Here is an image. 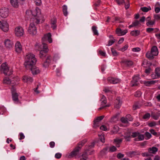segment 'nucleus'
I'll return each instance as SVG.
<instances>
[{
    "label": "nucleus",
    "mask_w": 160,
    "mask_h": 160,
    "mask_svg": "<svg viewBox=\"0 0 160 160\" xmlns=\"http://www.w3.org/2000/svg\"><path fill=\"white\" fill-rule=\"evenodd\" d=\"M47 40L49 43L52 42L51 35L50 33L45 35L42 38V44L37 43L35 45L36 48L40 51L39 55L41 58H45L48 51L47 45L45 43Z\"/></svg>",
    "instance_id": "f257e3e1"
},
{
    "label": "nucleus",
    "mask_w": 160,
    "mask_h": 160,
    "mask_svg": "<svg viewBox=\"0 0 160 160\" xmlns=\"http://www.w3.org/2000/svg\"><path fill=\"white\" fill-rule=\"evenodd\" d=\"M37 62L35 56L32 53L27 54L25 58V61L24 65L26 69L31 68V66L35 65Z\"/></svg>",
    "instance_id": "f03ea898"
},
{
    "label": "nucleus",
    "mask_w": 160,
    "mask_h": 160,
    "mask_svg": "<svg viewBox=\"0 0 160 160\" xmlns=\"http://www.w3.org/2000/svg\"><path fill=\"white\" fill-rule=\"evenodd\" d=\"M85 142L86 141L84 140L79 142L78 143L77 146L71 152L68 154V157L69 158L73 157H75V158H78L80 151Z\"/></svg>",
    "instance_id": "7ed1b4c3"
},
{
    "label": "nucleus",
    "mask_w": 160,
    "mask_h": 160,
    "mask_svg": "<svg viewBox=\"0 0 160 160\" xmlns=\"http://www.w3.org/2000/svg\"><path fill=\"white\" fill-rule=\"evenodd\" d=\"M29 33L32 36L35 35L37 33V29L35 25L33 23H30L28 29Z\"/></svg>",
    "instance_id": "20e7f679"
},
{
    "label": "nucleus",
    "mask_w": 160,
    "mask_h": 160,
    "mask_svg": "<svg viewBox=\"0 0 160 160\" xmlns=\"http://www.w3.org/2000/svg\"><path fill=\"white\" fill-rule=\"evenodd\" d=\"M9 10L6 8H2L0 9V16L2 18H5L8 15Z\"/></svg>",
    "instance_id": "39448f33"
},
{
    "label": "nucleus",
    "mask_w": 160,
    "mask_h": 160,
    "mask_svg": "<svg viewBox=\"0 0 160 160\" xmlns=\"http://www.w3.org/2000/svg\"><path fill=\"white\" fill-rule=\"evenodd\" d=\"M151 77L153 79L160 78V67H157L155 69L154 73L151 74Z\"/></svg>",
    "instance_id": "423d86ee"
},
{
    "label": "nucleus",
    "mask_w": 160,
    "mask_h": 160,
    "mask_svg": "<svg viewBox=\"0 0 160 160\" xmlns=\"http://www.w3.org/2000/svg\"><path fill=\"white\" fill-rule=\"evenodd\" d=\"M15 33L17 37L22 36L24 34V30L23 28L21 27H17L15 29Z\"/></svg>",
    "instance_id": "0eeeda50"
},
{
    "label": "nucleus",
    "mask_w": 160,
    "mask_h": 160,
    "mask_svg": "<svg viewBox=\"0 0 160 160\" xmlns=\"http://www.w3.org/2000/svg\"><path fill=\"white\" fill-rule=\"evenodd\" d=\"M139 79V76L136 75L134 76L132 78V80L131 82V85L132 87H134L138 86L139 84L138 81Z\"/></svg>",
    "instance_id": "6e6552de"
},
{
    "label": "nucleus",
    "mask_w": 160,
    "mask_h": 160,
    "mask_svg": "<svg viewBox=\"0 0 160 160\" xmlns=\"http://www.w3.org/2000/svg\"><path fill=\"white\" fill-rule=\"evenodd\" d=\"M39 12L40 9L38 8H36L35 10H33L32 11L27 10L26 12V17H27V18H28V16H29V15L31 14L32 16H35L37 15L38 13H37L36 14H33V12H37V13H39Z\"/></svg>",
    "instance_id": "1a4fd4ad"
},
{
    "label": "nucleus",
    "mask_w": 160,
    "mask_h": 160,
    "mask_svg": "<svg viewBox=\"0 0 160 160\" xmlns=\"http://www.w3.org/2000/svg\"><path fill=\"white\" fill-rule=\"evenodd\" d=\"M31 68H28V69H26L28 70H30L31 72L32 73L33 75L37 74L40 72V70L38 68L36 67L35 65H32L31 66Z\"/></svg>",
    "instance_id": "9d476101"
},
{
    "label": "nucleus",
    "mask_w": 160,
    "mask_h": 160,
    "mask_svg": "<svg viewBox=\"0 0 160 160\" xmlns=\"http://www.w3.org/2000/svg\"><path fill=\"white\" fill-rule=\"evenodd\" d=\"M0 28L4 32H7L9 30V25L6 21H2Z\"/></svg>",
    "instance_id": "9b49d317"
},
{
    "label": "nucleus",
    "mask_w": 160,
    "mask_h": 160,
    "mask_svg": "<svg viewBox=\"0 0 160 160\" xmlns=\"http://www.w3.org/2000/svg\"><path fill=\"white\" fill-rule=\"evenodd\" d=\"M89 150L87 148L85 152L81 156H79L78 158H80L81 160H86L88 158V151Z\"/></svg>",
    "instance_id": "f8f14e48"
},
{
    "label": "nucleus",
    "mask_w": 160,
    "mask_h": 160,
    "mask_svg": "<svg viewBox=\"0 0 160 160\" xmlns=\"http://www.w3.org/2000/svg\"><path fill=\"white\" fill-rule=\"evenodd\" d=\"M1 70L3 73L6 75H8L7 73L9 71V68L6 63H3L1 65Z\"/></svg>",
    "instance_id": "ddd939ff"
},
{
    "label": "nucleus",
    "mask_w": 160,
    "mask_h": 160,
    "mask_svg": "<svg viewBox=\"0 0 160 160\" xmlns=\"http://www.w3.org/2000/svg\"><path fill=\"white\" fill-rule=\"evenodd\" d=\"M107 80L109 82L114 84L118 83L120 82V80L119 79L112 77H108Z\"/></svg>",
    "instance_id": "4468645a"
},
{
    "label": "nucleus",
    "mask_w": 160,
    "mask_h": 160,
    "mask_svg": "<svg viewBox=\"0 0 160 160\" xmlns=\"http://www.w3.org/2000/svg\"><path fill=\"white\" fill-rule=\"evenodd\" d=\"M104 117V116L98 117L94 120L93 127L95 128H96L98 126L99 122L102 120Z\"/></svg>",
    "instance_id": "2eb2a0df"
},
{
    "label": "nucleus",
    "mask_w": 160,
    "mask_h": 160,
    "mask_svg": "<svg viewBox=\"0 0 160 160\" xmlns=\"http://www.w3.org/2000/svg\"><path fill=\"white\" fill-rule=\"evenodd\" d=\"M4 44L6 47L9 48H12L13 45V42L9 39H7L5 40Z\"/></svg>",
    "instance_id": "dca6fc26"
},
{
    "label": "nucleus",
    "mask_w": 160,
    "mask_h": 160,
    "mask_svg": "<svg viewBox=\"0 0 160 160\" xmlns=\"http://www.w3.org/2000/svg\"><path fill=\"white\" fill-rule=\"evenodd\" d=\"M22 80L23 82L28 83L32 82L33 80L32 77L27 75L23 76Z\"/></svg>",
    "instance_id": "f3484780"
},
{
    "label": "nucleus",
    "mask_w": 160,
    "mask_h": 160,
    "mask_svg": "<svg viewBox=\"0 0 160 160\" xmlns=\"http://www.w3.org/2000/svg\"><path fill=\"white\" fill-rule=\"evenodd\" d=\"M51 58L50 56H48L43 61L42 64L43 67L45 68H47L48 67L49 64L51 62Z\"/></svg>",
    "instance_id": "a211bd4d"
},
{
    "label": "nucleus",
    "mask_w": 160,
    "mask_h": 160,
    "mask_svg": "<svg viewBox=\"0 0 160 160\" xmlns=\"http://www.w3.org/2000/svg\"><path fill=\"white\" fill-rule=\"evenodd\" d=\"M15 51L18 53H19L22 51V47L20 43L19 42H17L15 45Z\"/></svg>",
    "instance_id": "6ab92c4d"
},
{
    "label": "nucleus",
    "mask_w": 160,
    "mask_h": 160,
    "mask_svg": "<svg viewBox=\"0 0 160 160\" xmlns=\"http://www.w3.org/2000/svg\"><path fill=\"white\" fill-rule=\"evenodd\" d=\"M127 30L122 31L120 28H117L116 31V33L118 36H121L127 33Z\"/></svg>",
    "instance_id": "aec40b11"
},
{
    "label": "nucleus",
    "mask_w": 160,
    "mask_h": 160,
    "mask_svg": "<svg viewBox=\"0 0 160 160\" xmlns=\"http://www.w3.org/2000/svg\"><path fill=\"white\" fill-rule=\"evenodd\" d=\"M33 18H32L30 20V23H33L34 24L35 23L38 24L39 23L40 20L38 18L39 16L33 17Z\"/></svg>",
    "instance_id": "412c9836"
},
{
    "label": "nucleus",
    "mask_w": 160,
    "mask_h": 160,
    "mask_svg": "<svg viewBox=\"0 0 160 160\" xmlns=\"http://www.w3.org/2000/svg\"><path fill=\"white\" fill-rule=\"evenodd\" d=\"M127 154L129 157L132 158L136 155H139L140 153L137 151H133L128 152Z\"/></svg>",
    "instance_id": "4be33fe9"
},
{
    "label": "nucleus",
    "mask_w": 160,
    "mask_h": 160,
    "mask_svg": "<svg viewBox=\"0 0 160 160\" xmlns=\"http://www.w3.org/2000/svg\"><path fill=\"white\" fill-rule=\"evenodd\" d=\"M19 79L17 78H14L13 80L11 81L10 84L11 86H15L18 84Z\"/></svg>",
    "instance_id": "5701e85b"
},
{
    "label": "nucleus",
    "mask_w": 160,
    "mask_h": 160,
    "mask_svg": "<svg viewBox=\"0 0 160 160\" xmlns=\"http://www.w3.org/2000/svg\"><path fill=\"white\" fill-rule=\"evenodd\" d=\"M57 22L56 19L53 18L51 20V27L53 29H56L57 28V25L56 24Z\"/></svg>",
    "instance_id": "b1692460"
},
{
    "label": "nucleus",
    "mask_w": 160,
    "mask_h": 160,
    "mask_svg": "<svg viewBox=\"0 0 160 160\" xmlns=\"http://www.w3.org/2000/svg\"><path fill=\"white\" fill-rule=\"evenodd\" d=\"M152 54H153V55H154L155 56H157L158 54V49L156 46H154L152 47L151 48V51Z\"/></svg>",
    "instance_id": "393cba45"
},
{
    "label": "nucleus",
    "mask_w": 160,
    "mask_h": 160,
    "mask_svg": "<svg viewBox=\"0 0 160 160\" xmlns=\"http://www.w3.org/2000/svg\"><path fill=\"white\" fill-rule=\"evenodd\" d=\"M158 148L153 147L148 149V152L150 153L155 154L158 151Z\"/></svg>",
    "instance_id": "a878e982"
},
{
    "label": "nucleus",
    "mask_w": 160,
    "mask_h": 160,
    "mask_svg": "<svg viewBox=\"0 0 160 160\" xmlns=\"http://www.w3.org/2000/svg\"><path fill=\"white\" fill-rule=\"evenodd\" d=\"M122 62L128 67H130L133 65V63L132 61L130 60H124L122 61Z\"/></svg>",
    "instance_id": "bb28decb"
},
{
    "label": "nucleus",
    "mask_w": 160,
    "mask_h": 160,
    "mask_svg": "<svg viewBox=\"0 0 160 160\" xmlns=\"http://www.w3.org/2000/svg\"><path fill=\"white\" fill-rule=\"evenodd\" d=\"M10 2L12 5L15 8H18V6L19 2L18 0H10Z\"/></svg>",
    "instance_id": "cd10ccee"
},
{
    "label": "nucleus",
    "mask_w": 160,
    "mask_h": 160,
    "mask_svg": "<svg viewBox=\"0 0 160 160\" xmlns=\"http://www.w3.org/2000/svg\"><path fill=\"white\" fill-rule=\"evenodd\" d=\"M122 102L119 98H117L115 101L114 107L117 109L119 108L121 105Z\"/></svg>",
    "instance_id": "c85d7f7f"
},
{
    "label": "nucleus",
    "mask_w": 160,
    "mask_h": 160,
    "mask_svg": "<svg viewBox=\"0 0 160 160\" xmlns=\"http://www.w3.org/2000/svg\"><path fill=\"white\" fill-rule=\"evenodd\" d=\"M156 82V81L151 80L150 81H145L144 82V84L147 86H150L151 85L154 84Z\"/></svg>",
    "instance_id": "c756f323"
},
{
    "label": "nucleus",
    "mask_w": 160,
    "mask_h": 160,
    "mask_svg": "<svg viewBox=\"0 0 160 160\" xmlns=\"http://www.w3.org/2000/svg\"><path fill=\"white\" fill-rule=\"evenodd\" d=\"M140 34V32L138 30H135L131 31L130 33L131 35L137 37Z\"/></svg>",
    "instance_id": "7c9ffc66"
},
{
    "label": "nucleus",
    "mask_w": 160,
    "mask_h": 160,
    "mask_svg": "<svg viewBox=\"0 0 160 160\" xmlns=\"http://www.w3.org/2000/svg\"><path fill=\"white\" fill-rule=\"evenodd\" d=\"M146 57L147 58L150 59H151L154 58V55H153V54L152 53V52L148 51L146 54Z\"/></svg>",
    "instance_id": "2f4dec72"
},
{
    "label": "nucleus",
    "mask_w": 160,
    "mask_h": 160,
    "mask_svg": "<svg viewBox=\"0 0 160 160\" xmlns=\"http://www.w3.org/2000/svg\"><path fill=\"white\" fill-rule=\"evenodd\" d=\"M138 138H135L134 139V140L135 141H142L143 140L144 138V136L143 135L139 133L138 135Z\"/></svg>",
    "instance_id": "473e14b6"
},
{
    "label": "nucleus",
    "mask_w": 160,
    "mask_h": 160,
    "mask_svg": "<svg viewBox=\"0 0 160 160\" xmlns=\"http://www.w3.org/2000/svg\"><path fill=\"white\" fill-rule=\"evenodd\" d=\"M67 7V6L64 5L62 7V11L63 14L65 16L68 15Z\"/></svg>",
    "instance_id": "72a5a7b5"
},
{
    "label": "nucleus",
    "mask_w": 160,
    "mask_h": 160,
    "mask_svg": "<svg viewBox=\"0 0 160 160\" xmlns=\"http://www.w3.org/2000/svg\"><path fill=\"white\" fill-rule=\"evenodd\" d=\"M118 115H116L113 116L111 119L110 122H115L118 120Z\"/></svg>",
    "instance_id": "f704fd0d"
},
{
    "label": "nucleus",
    "mask_w": 160,
    "mask_h": 160,
    "mask_svg": "<svg viewBox=\"0 0 160 160\" xmlns=\"http://www.w3.org/2000/svg\"><path fill=\"white\" fill-rule=\"evenodd\" d=\"M13 100L14 102L18 101V95L17 93L12 94Z\"/></svg>",
    "instance_id": "c9c22d12"
},
{
    "label": "nucleus",
    "mask_w": 160,
    "mask_h": 160,
    "mask_svg": "<svg viewBox=\"0 0 160 160\" xmlns=\"http://www.w3.org/2000/svg\"><path fill=\"white\" fill-rule=\"evenodd\" d=\"M11 80L8 77L4 78L3 80V83L6 84H10Z\"/></svg>",
    "instance_id": "e433bc0d"
},
{
    "label": "nucleus",
    "mask_w": 160,
    "mask_h": 160,
    "mask_svg": "<svg viewBox=\"0 0 160 160\" xmlns=\"http://www.w3.org/2000/svg\"><path fill=\"white\" fill-rule=\"evenodd\" d=\"M92 30L94 35H98L99 33L97 29V27L95 26H93L92 27Z\"/></svg>",
    "instance_id": "4c0bfd02"
},
{
    "label": "nucleus",
    "mask_w": 160,
    "mask_h": 160,
    "mask_svg": "<svg viewBox=\"0 0 160 160\" xmlns=\"http://www.w3.org/2000/svg\"><path fill=\"white\" fill-rule=\"evenodd\" d=\"M155 20H153V21H151V20L150 21H148L146 23V25L148 27H150L154 24L155 23Z\"/></svg>",
    "instance_id": "58836bf2"
},
{
    "label": "nucleus",
    "mask_w": 160,
    "mask_h": 160,
    "mask_svg": "<svg viewBox=\"0 0 160 160\" xmlns=\"http://www.w3.org/2000/svg\"><path fill=\"white\" fill-rule=\"evenodd\" d=\"M108 150L107 148H105L102 150L100 152L101 155L103 156L107 154V151Z\"/></svg>",
    "instance_id": "ea45409f"
},
{
    "label": "nucleus",
    "mask_w": 160,
    "mask_h": 160,
    "mask_svg": "<svg viewBox=\"0 0 160 160\" xmlns=\"http://www.w3.org/2000/svg\"><path fill=\"white\" fill-rule=\"evenodd\" d=\"M141 9L144 12H147L149 10H151V8L150 7L147 8L146 7H143L141 8Z\"/></svg>",
    "instance_id": "a19ab883"
},
{
    "label": "nucleus",
    "mask_w": 160,
    "mask_h": 160,
    "mask_svg": "<svg viewBox=\"0 0 160 160\" xmlns=\"http://www.w3.org/2000/svg\"><path fill=\"white\" fill-rule=\"evenodd\" d=\"M151 116L149 113H147L144 115L143 117V118L144 119H148Z\"/></svg>",
    "instance_id": "79ce46f5"
},
{
    "label": "nucleus",
    "mask_w": 160,
    "mask_h": 160,
    "mask_svg": "<svg viewBox=\"0 0 160 160\" xmlns=\"http://www.w3.org/2000/svg\"><path fill=\"white\" fill-rule=\"evenodd\" d=\"M117 150L116 147L114 146H112L109 148V151L110 152H113Z\"/></svg>",
    "instance_id": "37998d69"
},
{
    "label": "nucleus",
    "mask_w": 160,
    "mask_h": 160,
    "mask_svg": "<svg viewBox=\"0 0 160 160\" xmlns=\"http://www.w3.org/2000/svg\"><path fill=\"white\" fill-rule=\"evenodd\" d=\"M111 50L113 55L114 56H118V53L116 51V50L114 49L113 48H111Z\"/></svg>",
    "instance_id": "c03bdc74"
},
{
    "label": "nucleus",
    "mask_w": 160,
    "mask_h": 160,
    "mask_svg": "<svg viewBox=\"0 0 160 160\" xmlns=\"http://www.w3.org/2000/svg\"><path fill=\"white\" fill-rule=\"evenodd\" d=\"M140 106L137 103L135 104L133 107V110H135L140 108Z\"/></svg>",
    "instance_id": "a18cd8bd"
},
{
    "label": "nucleus",
    "mask_w": 160,
    "mask_h": 160,
    "mask_svg": "<svg viewBox=\"0 0 160 160\" xmlns=\"http://www.w3.org/2000/svg\"><path fill=\"white\" fill-rule=\"evenodd\" d=\"M128 48V44H126L124 46H123L122 48H120L119 50L122 51V52H124Z\"/></svg>",
    "instance_id": "49530a36"
},
{
    "label": "nucleus",
    "mask_w": 160,
    "mask_h": 160,
    "mask_svg": "<svg viewBox=\"0 0 160 160\" xmlns=\"http://www.w3.org/2000/svg\"><path fill=\"white\" fill-rule=\"evenodd\" d=\"M122 140L121 139L117 138L115 139L114 142L115 143L120 144L122 142Z\"/></svg>",
    "instance_id": "de8ad7c7"
},
{
    "label": "nucleus",
    "mask_w": 160,
    "mask_h": 160,
    "mask_svg": "<svg viewBox=\"0 0 160 160\" xmlns=\"http://www.w3.org/2000/svg\"><path fill=\"white\" fill-rule=\"evenodd\" d=\"M117 3L120 5H122L124 3V0H115Z\"/></svg>",
    "instance_id": "09e8293b"
},
{
    "label": "nucleus",
    "mask_w": 160,
    "mask_h": 160,
    "mask_svg": "<svg viewBox=\"0 0 160 160\" xmlns=\"http://www.w3.org/2000/svg\"><path fill=\"white\" fill-rule=\"evenodd\" d=\"M126 118L128 120V121H132V118L131 116L130 115H127L126 116Z\"/></svg>",
    "instance_id": "8fccbe9b"
},
{
    "label": "nucleus",
    "mask_w": 160,
    "mask_h": 160,
    "mask_svg": "<svg viewBox=\"0 0 160 160\" xmlns=\"http://www.w3.org/2000/svg\"><path fill=\"white\" fill-rule=\"evenodd\" d=\"M141 92L140 91H137L136 92L134 96L136 97H140L141 96Z\"/></svg>",
    "instance_id": "3c124183"
},
{
    "label": "nucleus",
    "mask_w": 160,
    "mask_h": 160,
    "mask_svg": "<svg viewBox=\"0 0 160 160\" xmlns=\"http://www.w3.org/2000/svg\"><path fill=\"white\" fill-rule=\"evenodd\" d=\"M94 142H93L91 143L90 145H89L88 146H86L85 149H86V148H87L90 150V148L94 147Z\"/></svg>",
    "instance_id": "603ef678"
},
{
    "label": "nucleus",
    "mask_w": 160,
    "mask_h": 160,
    "mask_svg": "<svg viewBox=\"0 0 160 160\" xmlns=\"http://www.w3.org/2000/svg\"><path fill=\"white\" fill-rule=\"evenodd\" d=\"M154 18L155 20H158L160 19V15L159 14H155L154 15Z\"/></svg>",
    "instance_id": "864d4df0"
},
{
    "label": "nucleus",
    "mask_w": 160,
    "mask_h": 160,
    "mask_svg": "<svg viewBox=\"0 0 160 160\" xmlns=\"http://www.w3.org/2000/svg\"><path fill=\"white\" fill-rule=\"evenodd\" d=\"M139 133L136 132H134L132 133L131 136L132 138H135L137 137H138Z\"/></svg>",
    "instance_id": "5fc2aeb1"
},
{
    "label": "nucleus",
    "mask_w": 160,
    "mask_h": 160,
    "mask_svg": "<svg viewBox=\"0 0 160 160\" xmlns=\"http://www.w3.org/2000/svg\"><path fill=\"white\" fill-rule=\"evenodd\" d=\"M62 156V154L60 153H56L55 155V157L56 158L59 159L61 158Z\"/></svg>",
    "instance_id": "6e6d98bb"
},
{
    "label": "nucleus",
    "mask_w": 160,
    "mask_h": 160,
    "mask_svg": "<svg viewBox=\"0 0 160 160\" xmlns=\"http://www.w3.org/2000/svg\"><path fill=\"white\" fill-rule=\"evenodd\" d=\"M19 139L21 140L25 138V136L22 132H20L19 134Z\"/></svg>",
    "instance_id": "4d7b16f0"
},
{
    "label": "nucleus",
    "mask_w": 160,
    "mask_h": 160,
    "mask_svg": "<svg viewBox=\"0 0 160 160\" xmlns=\"http://www.w3.org/2000/svg\"><path fill=\"white\" fill-rule=\"evenodd\" d=\"M99 138L101 142L104 143L105 142V139L104 136L103 135H100L99 136Z\"/></svg>",
    "instance_id": "13d9d810"
},
{
    "label": "nucleus",
    "mask_w": 160,
    "mask_h": 160,
    "mask_svg": "<svg viewBox=\"0 0 160 160\" xmlns=\"http://www.w3.org/2000/svg\"><path fill=\"white\" fill-rule=\"evenodd\" d=\"M121 121L122 122L124 123H128V120L126 118H122L121 119Z\"/></svg>",
    "instance_id": "bf43d9fd"
},
{
    "label": "nucleus",
    "mask_w": 160,
    "mask_h": 160,
    "mask_svg": "<svg viewBox=\"0 0 160 160\" xmlns=\"http://www.w3.org/2000/svg\"><path fill=\"white\" fill-rule=\"evenodd\" d=\"M145 135L148 139H149L151 137V134L149 132H145Z\"/></svg>",
    "instance_id": "052dcab7"
},
{
    "label": "nucleus",
    "mask_w": 160,
    "mask_h": 160,
    "mask_svg": "<svg viewBox=\"0 0 160 160\" xmlns=\"http://www.w3.org/2000/svg\"><path fill=\"white\" fill-rule=\"evenodd\" d=\"M12 87L11 88V91L12 92V93H16V88L15 86H11Z\"/></svg>",
    "instance_id": "680f3d73"
},
{
    "label": "nucleus",
    "mask_w": 160,
    "mask_h": 160,
    "mask_svg": "<svg viewBox=\"0 0 160 160\" xmlns=\"http://www.w3.org/2000/svg\"><path fill=\"white\" fill-rule=\"evenodd\" d=\"M140 48H133L132 49V51L134 52H138L140 51Z\"/></svg>",
    "instance_id": "e2e57ef3"
},
{
    "label": "nucleus",
    "mask_w": 160,
    "mask_h": 160,
    "mask_svg": "<svg viewBox=\"0 0 160 160\" xmlns=\"http://www.w3.org/2000/svg\"><path fill=\"white\" fill-rule=\"evenodd\" d=\"M37 5L38 6L41 3V0H34Z\"/></svg>",
    "instance_id": "0e129e2a"
},
{
    "label": "nucleus",
    "mask_w": 160,
    "mask_h": 160,
    "mask_svg": "<svg viewBox=\"0 0 160 160\" xmlns=\"http://www.w3.org/2000/svg\"><path fill=\"white\" fill-rule=\"evenodd\" d=\"M141 155L143 157H148L150 156L149 153L146 152L142 153Z\"/></svg>",
    "instance_id": "69168bd1"
},
{
    "label": "nucleus",
    "mask_w": 160,
    "mask_h": 160,
    "mask_svg": "<svg viewBox=\"0 0 160 160\" xmlns=\"http://www.w3.org/2000/svg\"><path fill=\"white\" fill-rule=\"evenodd\" d=\"M124 156V155L123 154L121 153H119L118 154L117 156V157L118 159H120L121 158L123 157Z\"/></svg>",
    "instance_id": "338daca9"
},
{
    "label": "nucleus",
    "mask_w": 160,
    "mask_h": 160,
    "mask_svg": "<svg viewBox=\"0 0 160 160\" xmlns=\"http://www.w3.org/2000/svg\"><path fill=\"white\" fill-rule=\"evenodd\" d=\"M100 129L102 130L106 131L107 130V129L105 125H102L100 127Z\"/></svg>",
    "instance_id": "774afa93"
}]
</instances>
